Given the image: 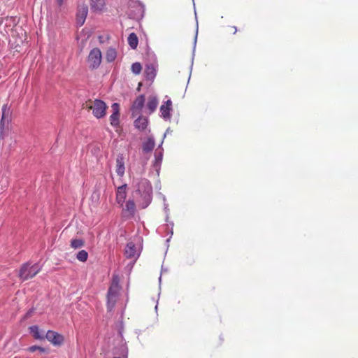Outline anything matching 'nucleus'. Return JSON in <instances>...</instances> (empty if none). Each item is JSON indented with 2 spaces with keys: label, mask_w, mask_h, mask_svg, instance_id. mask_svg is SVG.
Returning a JSON list of instances; mask_svg holds the SVG:
<instances>
[{
  "label": "nucleus",
  "mask_w": 358,
  "mask_h": 358,
  "mask_svg": "<svg viewBox=\"0 0 358 358\" xmlns=\"http://www.w3.org/2000/svg\"><path fill=\"white\" fill-rule=\"evenodd\" d=\"M125 255L128 258H134L136 255V247L133 243H128L125 248Z\"/></svg>",
  "instance_id": "21"
},
{
  "label": "nucleus",
  "mask_w": 358,
  "mask_h": 358,
  "mask_svg": "<svg viewBox=\"0 0 358 358\" xmlns=\"http://www.w3.org/2000/svg\"><path fill=\"white\" fill-rule=\"evenodd\" d=\"M117 57V52L116 50L114 48H108L106 54V59L108 62H113Z\"/></svg>",
  "instance_id": "24"
},
{
  "label": "nucleus",
  "mask_w": 358,
  "mask_h": 358,
  "mask_svg": "<svg viewBox=\"0 0 358 358\" xmlns=\"http://www.w3.org/2000/svg\"><path fill=\"white\" fill-rule=\"evenodd\" d=\"M158 106V99L156 96H150L148 98L147 103V108L149 110L150 113H152Z\"/></svg>",
  "instance_id": "19"
},
{
  "label": "nucleus",
  "mask_w": 358,
  "mask_h": 358,
  "mask_svg": "<svg viewBox=\"0 0 358 358\" xmlns=\"http://www.w3.org/2000/svg\"><path fill=\"white\" fill-rule=\"evenodd\" d=\"M142 70L141 64L139 62H135L131 65V71L135 75H138Z\"/></svg>",
  "instance_id": "27"
},
{
  "label": "nucleus",
  "mask_w": 358,
  "mask_h": 358,
  "mask_svg": "<svg viewBox=\"0 0 358 358\" xmlns=\"http://www.w3.org/2000/svg\"><path fill=\"white\" fill-rule=\"evenodd\" d=\"M115 171L118 176L122 177L125 172L124 158L122 154H119L116 158Z\"/></svg>",
  "instance_id": "12"
},
{
  "label": "nucleus",
  "mask_w": 358,
  "mask_h": 358,
  "mask_svg": "<svg viewBox=\"0 0 358 358\" xmlns=\"http://www.w3.org/2000/svg\"><path fill=\"white\" fill-rule=\"evenodd\" d=\"M127 196V185H122L117 187L116 192V201L121 206H123V203Z\"/></svg>",
  "instance_id": "14"
},
{
  "label": "nucleus",
  "mask_w": 358,
  "mask_h": 358,
  "mask_svg": "<svg viewBox=\"0 0 358 358\" xmlns=\"http://www.w3.org/2000/svg\"><path fill=\"white\" fill-rule=\"evenodd\" d=\"M45 338L54 345H60L64 342V336L62 335L51 330L47 331Z\"/></svg>",
  "instance_id": "6"
},
{
  "label": "nucleus",
  "mask_w": 358,
  "mask_h": 358,
  "mask_svg": "<svg viewBox=\"0 0 358 358\" xmlns=\"http://www.w3.org/2000/svg\"><path fill=\"white\" fill-rule=\"evenodd\" d=\"M157 73V67L153 64H150L146 65L145 69V76L147 80H152L155 76Z\"/></svg>",
  "instance_id": "17"
},
{
  "label": "nucleus",
  "mask_w": 358,
  "mask_h": 358,
  "mask_svg": "<svg viewBox=\"0 0 358 358\" xmlns=\"http://www.w3.org/2000/svg\"><path fill=\"white\" fill-rule=\"evenodd\" d=\"M9 122V110L7 106L4 105L2 107V117L0 122V138H3V129L6 124Z\"/></svg>",
  "instance_id": "13"
},
{
  "label": "nucleus",
  "mask_w": 358,
  "mask_h": 358,
  "mask_svg": "<svg viewBox=\"0 0 358 358\" xmlns=\"http://www.w3.org/2000/svg\"><path fill=\"white\" fill-rule=\"evenodd\" d=\"M113 358H120V357H113Z\"/></svg>",
  "instance_id": "34"
},
{
  "label": "nucleus",
  "mask_w": 358,
  "mask_h": 358,
  "mask_svg": "<svg viewBox=\"0 0 358 358\" xmlns=\"http://www.w3.org/2000/svg\"><path fill=\"white\" fill-rule=\"evenodd\" d=\"M171 110L172 102L169 99L160 106L161 117L164 120H169L171 118Z\"/></svg>",
  "instance_id": "8"
},
{
  "label": "nucleus",
  "mask_w": 358,
  "mask_h": 358,
  "mask_svg": "<svg viewBox=\"0 0 358 358\" xmlns=\"http://www.w3.org/2000/svg\"><path fill=\"white\" fill-rule=\"evenodd\" d=\"M92 10L94 11H101L105 6V0H90Z\"/></svg>",
  "instance_id": "20"
},
{
  "label": "nucleus",
  "mask_w": 358,
  "mask_h": 358,
  "mask_svg": "<svg viewBox=\"0 0 358 358\" xmlns=\"http://www.w3.org/2000/svg\"><path fill=\"white\" fill-rule=\"evenodd\" d=\"M155 145V141L153 136H149L146 141L143 143V151L145 153L151 152Z\"/></svg>",
  "instance_id": "18"
},
{
  "label": "nucleus",
  "mask_w": 358,
  "mask_h": 358,
  "mask_svg": "<svg viewBox=\"0 0 358 358\" xmlns=\"http://www.w3.org/2000/svg\"><path fill=\"white\" fill-rule=\"evenodd\" d=\"M127 41H128V43L129 45V46L132 49L136 48L138 43V37L136 34H134V33L130 34L128 36Z\"/></svg>",
  "instance_id": "23"
},
{
  "label": "nucleus",
  "mask_w": 358,
  "mask_h": 358,
  "mask_svg": "<svg viewBox=\"0 0 358 358\" xmlns=\"http://www.w3.org/2000/svg\"><path fill=\"white\" fill-rule=\"evenodd\" d=\"M120 290L119 278L117 276H114L107 294V308L108 311H111L115 307Z\"/></svg>",
  "instance_id": "2"
},
{
  "label": "nucleus",
  "mask_w": 358,
  "mask_h": 358,
  "mask_svg": "<svg viewBox=\"0 0 358 358\" xmlns=\"http://www.w3.org/2000/svg\"><path fill=\"white\" fill-rule=\"evenodd\" d=\"M113 113L110 116V124L113 127H116L119 124V117H120V106L117 103H114L111 106Z\"/></svg>",
  "instance_id": "10"
},
{
  "label": "nucleus",
  "mask_w": 358,
  "mask_h": 358,
  "mask_svg": "<svg viewBox=\"0 0 358 358\" xmlns=\"http://www.w3.org/2000/svg\"><path fill=\"white\" fill-rule=\"evenodd\" d=\"M76 258L79 261H80L82 262H85L87 261V259L88 258V253L87 252V251L82 250L78 252V254L76 255Z\"/></svg>",
  "instance_id": "25"
},
{
  "label": "nucleus",
  "mask_w": 358,
  "mask_h": 358,
  "mask_svg": "<svg viewBox=\"0 0 358 358\" xmlns=\"http://www.w3.org/2000/svg\"><path fill=\"white\" fill-rule=\"evenodd\" d=\"M136 192L141 195L139 205L145 208L151 202L152 189L150 182L145 178H141L136 184Z\"/></svg>",
  "instance_id": "1"
},
{
  "label": "nucleus",
  "mask_w": 358,
  "mask_h": 358,
  "mask_svg": "<svg viewBox=\"0 0 358 358\" xmlns=\"http://www.w3.org/2000/svg\"><path fill=\"white\" fill-rule=\"evenodd\" d=\"M138 7H139V10H140L141 11H143V6H141L139 3H138Z\"/></svg>",
  "instance_id": "31"
},
{
  "label": "nucleus",
  "mask_w": 358,
  "mask_h": 358,
  "mask_svg": "<svg viewBox=\"0 0 358 358\" xmlns=\"http://www.w3.org/2000/svg\"><path fill=\"white\" fill-rule=\"evenodd\" d=\"M170 132H171L170 129H169H169H166V132H165V133H164V134L163 140L165 138V137H166V134H169V133H170Z\"/></svg>",
  "instance_id": "29"
},
{
  "label": "nucleus",
  "mask_w": 358,
  "mask_h": 358,
  "mask_svg": "<svg viewBox=\"0 0 358 358\" xmlns=\"http://www.w3.org/2000/svg\"><path fill=\"white\" fill-rule=\"evenodd\" d=\"M148 118L143 116H139L135 121H134V126L135 127L140 130V131H144L147 129L148 126Z\"/></svg>",
  "instance_id": "16"
},
{
  "label": "nucleus",
  "mask_w": 358,
  "mask_h": 358,
  "mask_svg": "<svg viewBox=\"0 0 358 358\" xmlns=\"http://www.w3.org/2000/svg\"><path fill=\"white\" fill-rule=\"evenodd\" d=\"M84 245V241L82 239H73L71 241V246L74 249L80 248Z\"/></svg>",
  "instance_id": "26"
},
{
  "label": "nucleus",
  "mask_w": 358,
  "mask_h": 358,
  "mask_svg": "<svg viewBox=\"0 0 358 358\" xmlns=\"http://www.w3.org/2000/svg\"><path fill=\"white\" fill-rule=\"evenodd\" d=\"M29 330L32 336L34 337V338L38 340H43L44 339L43 334L41 333V330L39 329L38 327L36 325H34L29 327Z\"/></svg>",
  "instance_id": "22"
},
{
  "label": "nucleus",
  "mask_w": 358,
  "mask_h": 358,
  "mask_svg": "<svg viewBox=\"0 0 358 358\" xmlns=\"http://www.w3.org/2000/svg\"><path fill=\"white\" fill-rule=\"evenodd\" d=\"M41 271L38 264L31 266L29 263L22 265L19 273V277L22 280H27L34 277Z\"/></svg>",
  "instance_id": "3"
},
{
  "label": "nucleus",
  "mask_w": 358,
  "mask_h": 358,
  "mask_svg": "<svg viewBox=\"0 0 358 358\" xmlns=\"http://www.w3.org/2000/svg\"><path fill=\"white\" fill-rule=\"evenodd\" d=\"M36 350H40L42 352H45L44 348H43L42 347H40V346L33 345L29 348V351H30L31 352H34Z\"/></svg>",
  "instance_id": "28"
},
{
  "label": "nucleus",
  "mask_w": 358,
  "mask_h": 358,
  "mask_svg": "<svg viewBox=\"0 0 358 358\" xmlns=\"http://www.w3.org/2000/svg\"><path fill=\"white\" fill-rule=\"evenodd\" d=\"M163 143V141L159 146V148L156 150L155 154V162L153 163V167L159 174V171L161 167L162 158H163V149L162 148V145Z\"/></svg>",
  "instance_id": "9"
},
{
  "label": "nucleus",
  "mask_w": 358,
  "mask_h": 358,
  "mask_svg": "<svg viewBox=\"0 0 358 358\" xmlns=\"http://www.w3.org/2000/svg\"><path fill=\"white\" fill-rule=\"evenodd\" d=\"M88 108L92 110V114L98 119L106 115L107 106L106 103L100 99H95Z\"/></svg>",
  "instance_id": "5"
},
{
  "label": "nucleus",
  "mask_w": 358,
  "mask_h": 358,
  "mask_svg": "<svg viewBox=\"0 0 358 358\" xmlns=\"http://www.w3.org/2000/svg\"><path fill=\"white\" fill-rule=\"evenodd\" d=\"M88 13V8L86 5H81L78 6V12H77V24L79 26H82L87 17Z\"/></svg>",
  "instance_id": "11"
},
{
  "label": "nucleus",
  "mask_w": 358,
  "mask_h": 358,
  "mask_svg": "<svg viewBox=\"0 0 358 358\" xmlns=\"http://www.w3.org/2000/svg\"><path fill=\"white\" fill-rule=\"evenodd\" d=\"M234 29H235V30H234V34H235V33L236 32V31H237V29H236V27H234Z\"/></svg>",
  "instance_id": "32"
},
{
  "label": "nucleus",
  "mask_w": 358,
  "mask_h": 358,
  "mask_svg": "<svg viewBox=\"0 0 358 358\" xmlns=\"http://www.w3.org/2000/svg\"><path fill=\"white\" fill-rule=\"evenodd\" d=\"M136 206L133 200H128L123 208L124 216L131 217L135 213Z\"/></svg>",
  "instance_id": "15"
},
{
  "label": "nucleus",
  "mask_w": 358,
  "mask_h": 358,
  "mask_svg": "<svg viewBox=\"0 0 358 358\" xmlns=\"http://www.w3.org/2000/svg\"><path fill=\"white\" fill-rule=\"evenodd\" d=\"M57 2L59 6H62V4L63 3V0H57Z\"/></svg>",
  "instance_id": "30"
},
{
  "label": "nucleus",
  "mask_w": 358,
  "mask_h": 358,
  "mask_svg": "<svg viewBox=\"0 0 358 358\" xmlns=\"http://www.w3.org/2000/svg\"><path fill=\"white\" fill-rule=\"evenodd\" d=\"M145 103V96L141 94L139 95L134 101L132 107H131V111H132V115L135 116L138 115L141 109L143 108Z\"/></svg>",
  "instance_id": "7"
},
{
  "label": "nucleus",
  "mask_w": 358,
  "mask_h": 358,
  "mask_svg": "<svg viewBox=\"0 0 358 358\" xmlns=\"http://www.w3.org/2000/svg\"><path fill=\"white\" fill-rule=\"evenodd\" d=\"M102 60V54L99 48L92 49L87 57V64L90 69H96L99 67Z\"/></svg>",
  "instance_id": "4"
},
{
  "label": "nucleus",
  "mask_w": 358,
  "mask_h": 358,
  "mask_svg": "<svg viewBox=\"0 0 358 358\" xmlns=\"http://www.w3.org/2000/svg\"><path fill=\"white\" fill-rule=\"evenodd\" d=\"M196 38H197V34L195 36V41H196Z\"/></svg>",
  "instance_id": "33"
}]
</instances>
